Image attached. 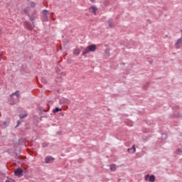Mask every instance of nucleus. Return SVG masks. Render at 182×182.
<instances>
[{"label": "nucleus", "instance_id": "nucleus-18", "mask_svg": "<svg viewBox=\"0 0 182 182\" xmlns=\"http://www.w3.org/2000/svg\"><path fill=\"white\" fill-rule=\"evenodd\" d=\"M41 81L43 82H44V83H46V80H45V79H41Z\"/></svg>", "mask_w": 182, "mask_h": 182}, {"label": "nucleus", "instance_id": "nucleus-21", "mask_svg": "<svg viewBox=\"0 0 182 182\" xmlns=\"http://www.w3.org/2000/svg\"><path fill=\"white\" fill-rule=\"evenodd\" d=\"M90 2H95V0H90Z\"/></svg>", "mask_w": 182, "mask_h": 182}, {"label": "nucleus", "instance_id": "nucleus-7", "mask_svg": "<svg viewBox=\"0 0 182 182\" xmlns=\"http://www.w3.org/2000/svg\"><path fill=\"white\" fill-rule=\"evenodd\" d=\"M176 48H178L181 46H182V38H179L177 40L176 44H175Z\"/></svg>", "mask_w": 182, "mask_h": 182}, {"label": "nucleus", "instance_id": "nucleus-9", "mask_svg": "<svg viewBox=\"0 0 182 182\" xmlns=\"http://www.w3.org/2000/svg\"><path fill=\"white\" fill-rule=\"evenodd\" d=\"M107 23H108L109 28H113L114 26V23H113L112 20H108Z\"/></svg>", "mask_w": 182, "mask_h": 182}, {"label": "nucleus", "instance_id": "nucleus-11", "mask_svg": "<svg viewBox=\"0 0 182 182\" xmlns=\"http://www.w3.org/2000/svg\"><path fill=\"white\" fill-rule=\"evenodd\" d=\"M109 167L111 171H116V164H112Z\"/></svg>", "mask_w": 182, "mask_h": 182}, {"label": "nucleus", "instance_id": "nucleus-19", "mask_svg": "<svg viewBox=\"0 0 182 182\" xmlns=\"http://www.w3.org/2000/svg\"><path fill=\"white\" fill-rule=\"evenodd\" d=\"M23 11H24L25 14H28V10L24 9Z\"/></svg>", "mask_w": 182, "mask_h": 182}, {"label": "nucleus", "instance_id": "nucleus-14", "mask_svg": "<svg viewBox=\"0 0 182 182\" xmlns=\"http://www.w3.org/2000/svg\"><path fill=\"white\" fill-rule=\"evenodd\" d=\"M28 116V114L27 113H24L23 114H20L19 115V117L20 119H23V117H26Z\"/></svg>", "mask_w": 182, "mask_h": 182}, {"label": "nucleus", "instance_id": "nucleus-8", "mask_svg": "<svg viewBox=\"0 0 182 182\" xmlns=\"http://www.w3.org/2000/svg\"><path fill=\"white\" fill-rule=\"evenodd\" d=\"M73 53V55H75V56H79V55H80V49L79 48L74 49Z\"/></svg>", "mask_w": 182, "mask_h": 182}, {"label": "nucleus", "instance_id": "nucleus-6", "mask_svg": "<svg viewBox=\"0 0 182 182\" xmlns=\"http://www.w3.org/2000/svg\"><path fill=\"white\" fill-rule=\"evenodd\" d=\"M89 11L90 12L94 14V15H96V11H97V7H96L95 6H92L89 8Z\"/></svg>", "mask_w": 182, "mask_h": 182}, {"label": "nucleus", "instance_id": "nucleus-13", "mask_svg": "<svg viewBox=\"0 0 182 182\" xmlns=\"http://www.w3.org/2000/svg\"><path fill=\"white\" fill-rule=\"evenodd\" d=\"M43 14L44 15V16H46V18H48V15H49V11L48 10H43Z\"/></svg>", "mask_w": 182, "mask_h": 182}, {"label": "nucleus", "instance_id": "nucleus-12", "mask_svg": "<svg viewBox=\"0 0 182 182\" xmlns=\"http://www.w3.org/2000/svg\"><path fill=\"white\" fill-rule=\"evenodd\" d=\"M11 96H16V98L19 99V91H16L14 93L12 94Z\"/></svg>", "mask_w": 182, "mask_h": 182}, {"label": "nucleus", "instance_id": "nucleus-1", "mask_svg": "<svg viewBox=\"0 0 182 182\" xmlns=\"http://www.w3.org/2000/svg\"><path fill=\"white\" fill-rule=\"evenodd\" d=\"M96 51V45L92 44L90 46H88L87 48H85L82 52V55L85 56V55H87V53L90 52H95Z\"/></svg>", "mask_w": 182, "mask_h": 182}, {"label": "nucleus", "instance_id": "nucleus-4", "mask_svg": "<svg viewBox=\"0 0 182 182\" xmlns=\"http://www.w3.org/2000/svg\"><path fill=\"white\" fill-rule=\"evenodd\" d=\"M54 160H55V158H53L52 156H46L45 158V163L46 164H48L49 163L53 162Z\"/></svg>", "mask_w": 182, "mask_h": 182}, {"label": "nucleus", "instance_id": "nucleus-15", "mask_svg": "<svg viewBox=\"0 0 182 182\" xmlns=\"http://www.w3.org/2000/svg\"><path fill=\"white\" fill-rule=\"evenodd\" d=\"M176 153H177V154H182V149H178L176 151Z\"/></svg>", "mask_w": 182, "mask_h": 182}, {"label": "nucleus", "instance_id": "nucleus-20", "mask_svg": "<svg viewBox=\"0 0 182 182\" xmlns=\"http://www.w3.org/2000/svg\"><path fill=\"white\" fill-rule=\"evenodd\" d=\"M2 59V54H0V61Z\"/></svg>", "mask_w": 182, "mask_h": 182}, {"label": "nucleus", "instance_id": "nucleus-10", "mask_svg": "<svg viewBox=\"0 0 182 182\" xmlns=\"http://www.w3.org/2000/svg\"><path fill=\"white\" fill-rule=\"evenodd\" d=\"M58 112H62V108L56 107L53 110V113H58Z\"/></svg>", "mask_w": 182, "mask_h": 182}, {"label": "nucleus", "instance_id": "nucleus-3", "mask_svg": "<svg viewBox=\"0 0 182 182\" xmlns=\"http://www.w3.org/2000/svg\"><path fill=\"white\" fill-rule=\"evenodd\" d=\"M145 180L146 181H150V182H154L155 180H156V176H154V175H152V176H149V175H146L145 176Z\"/></svg>", "mask_w": 182, "mask_h": 182}, {"label": "nucleus", "instance_id": "nucleus-5", "mask_svg": "<svg viewBox=\"0 0 182 182\" xmlns=\"http://www.w3.org/2000/svg\"><path fill=\"white\" fill-rule=\"evenodd\" d=\"M127 151H128V153H129L130 154H133L136 153V146H135V145H133L132 147L129 148V149H127Z\"/></svg>", "mask_w": 182, "mask_h": 182}, {"label": "nucleus", "instance_id": "nucleus-17", "mask_svg": "<svg viewBox=\"0 0 182 182\" xmlns=\"http://www.w3.org/2000/svg\"><path fill=\"white\" fill-rule=\"evenodd\" d=\"M4 32V30L2 29V28H0V35H2Z\"/></svg>", "mask_w": 182, "mask_h": 182}, {"label": "nucleus", "instance_id": "nucleus-22", "mask_svg": "<svg viewBox=\"0 0 182 182\" xmlns=\"http://www.w3.org/2000/svg\"><path fill=\"white\" fill-rule=\"evenodd\" d=\"M28 29H31V28H28Z\"/></svg>", "mask_w": 182, "mask_h": 182}, {"label": "nucleus", "instance_id": "nucleus-16", "mask_svg": "<svg viewBox=\"0 0 182 182\" xmlns=\"http://www.w3.org/2000/svg\"><path fill=\"white\" fill-rule=\"evenodd\" d=\"M30 5H31V6H32V8H33V7L36 6V4H35L34 2H31V3H30Z\"/></svg>", "mask_w": 182, "mask_h": 182}, {"label": "nucleus", "instance_id": "nucleus-2", "mask_svg": "<svg viewBox=\"0 0 182 182\" xmlns=\"http://www.w3.org/2000/svg\"><path fill=\"white\" fill-rule=\"evenodd\" d=\"M15 176H17L18 177H21L23 173V169L21 168H18L14 171Z\"/></svg>", "mask_w": 182, "mask_h": 182}]
</instances>
